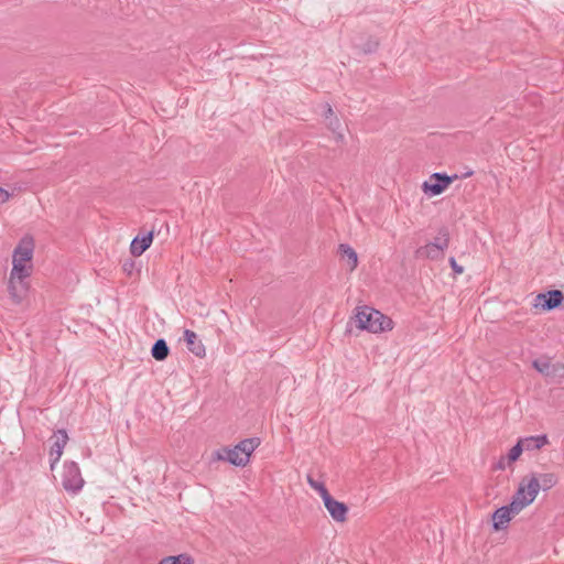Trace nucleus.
I'll use <instances>...</instances> for the list:
<instances>
[{
    "label": "nucleus",
    "mask_w": 564,
    "mask_h": 564,
    "mask_svg": "<svg viewBox=\"0 0 564 564\" xmlns=\"http://www.w3.org/2000/svg\"><path fill=\"white\" fill-rule=\"evenodd\" d=\"M260 444L259 437L245 438L234 447L219 448L213 455L217 460L228 462L237 467H245L248 465L251 454Z\"/></svg>",
    "instance_id": "f257e3e1"
},
{
    "label": "nucleus",
    "mask_w": 564,
    "mask_h": 564,
    "mask_svg": "<svg viewBox=\"0 0 564 564\" xmlns=\"http://www.w3.org/2000/svg\"><path fill=\"white\" fill-rule=\"evenodd\" d=\"M557 481L558 477L554 473L531 474L521 480L517 491L528 505H531L540 490L546 491L553 488Z\"/></svg>",
    "instance_id": "f03ea898"
},
{
    "label": "nucleus",
    "mask_w": 564,
    "mask_h": 564,
    "mask_svg": "<svg viewBox=\"0 0 564 564\" xmlns=\"http://www.w3.org/2000/svg\"><path fill=\"white\" fill-rule=\"evenodd\" d=\"M356 322L360 329L375 334L392 329L391 318L369 306L358 307Z\"/></svg>",
    "instance_id": "7ed1b4c3"
},
{
    "label": "nucleus",
    "mask_w": 564,
    "mask_h": 564,
    "mask_svg": "<svg viewBox=\"0 0 564 564\" xmlns=\"http://www.w3.org/2000/svg\"><path fill=\"white\" fill-rule=\"evenodd\" d=\"M529 505L519 496L518 491L512 497L508 506L498 508L492 514V527L496 531L502 530L511 519L522 511Z\"/></svg>",
    "instance_id": "20e7f679"
},
{
    "label": "nucleus",
    "mask_w": 564,
    "mask_h": 564,
    "mask_svg": "<svg viewBox=\"0 0 564 564\" xmlns=\"http://www.w3.org/2000/svg\"><path fill=\"white\" fill-rule=\"evenodd\" d=\"M85 481L82 477L79 466L75 462L64 464L62 474L63 488L70 494H77L82 490Z\"/></svg>",
    "instance_id": "39448f33"
},
{
    "label": "nucleus",
    "mask_w": 564,
    "mask_h": 564,
    "mask_svg": "<svg viewBox=\"0 0 564 564\" xmlns=\"http://www.w3.org/2000/svg\"><path fill=\"white\" fill-rule=\"evenodd\" d=\"M457 176H448L444 173H434L430 180L424 182L422 189L425 194L436 196L442 194Z\"/></svg>",
    "instance_id": "423d86ee"
},
{
    "label": "nucleus",
    "mask_w": 564,
    "mask_h": 564,
    "mask_svg": "<svg viewBox=\"0 0 564 564\" xmlns=\"http://www.w3.org/2000/svg\"><path fill=\"white\" fill-rule=\"evenodd\" d=\"M532 367L545 378H563L564 364H552L547 357H542L532 361Z\"/></svg>",
    "instance_id": "0eeeda50"
},
{
    "label": "nucleus",
    "mask_w": 564,
    "mask_h": 564,
    "mask_svg": "<svg viewBox=\"0 0 564 564\" xmlns=\"http://www.w3.org/2000/svg\"><path fill=\"white\" fill-rule=\"evenodd\" d=\"M564 301V295L560 290H551L539 293L534 300V306L543 311H552L558 307Z\"/></svg>",
    "instance_id": "6e6552de"
},
{
    "label": "nucleus",
    "mask_w": 564,
    "mask_h": 564,
    "mask_svg": "<svg viewBox=\"0 0 564 564\" xmlns=\"http://www.w3.org/2000/svg\"><path fill=\"white\" fill-rule=\"evenodd\" d=\"M10 297L14 304H21L29 292L28 278H10L8 284Z\"/></svg>",
    "instance_id": "1a4fd4ad"
},
{
    "label": "nucleus",
    "mask_w": 564,
    "mask_h": 564,
    "mask_svg": "<svg viewBox=\"0 0 564 564\" xmlns=\"http://www.w3.org/2000/svg\"><path fill=\"white\" fill-rule=\"evenodd\" d=\"M324 506L329 512L330 517L336 522H345L347 519L348 507L340 501H337L330 494L323 499Z\"/></svg>",
    "instance_id": "9d476101"
},
{
    "label": "nucleus",
    "mask_w": 564,
    "mask_h": 564,
    "mask_svg": "<svg viewBox=\"0 0 564 564\" xmlns=\"http://www.w3.org/2000/svg\"><path fill=\"white\" fill-rule=\"evenodd\" d=\"M54 438H55V441L52 444L51 452H50L52 469L54 468V465L59 460V458L63 454V449H64L65 445L67 444V441H68L67 432L65 430H58L54 434Z\"/></svg>",
    "instance_id": "9b49d317"
},
{
    "label": "nucleus",
    "mask_w": 564,
    "mask_h": 564,
    "mask_svg": "<svg viewBox=\"0 0 564 564\" xmlns=\"http://www.w3.org/2000/svg\"><path fill=\"white\" fill-rule=\"evenodd\" d=\"M184 341L186 343L187 349L196 357L203 358L206 355V349L197 334L191 329L184 330Z\"/></svg>",
    "instance_id": "f8f14e48"
},
{
    "label": "nucleus",
    "mask_w": 564,
    "mask_h": 564,
    "mask_svg": "<svg viewBox=\"0 0 564 564\" xmlns=\"http://www.w3.org/2000/svg\"><path fill=\"white\" fill-rule=\"evenodd\" d=\"M153 232L150 231L142 237H135L130 245V252L134 257L141 256L152 243Z\"/></svg>",
    "instance_id": "ddd939ff"
},
{
    "label": "nucleus",
    "mask_w": 564,
    "mask_h": 564,
    "mask_svg": "<svg viewBox=\"0 0 564 564\" xmlns=\"http://www.w3.org/2000/svg\"><path fill=\"white\" fill-rule=\"evenodd\" d=\"M523 451H535L549 444V437L546 434L528 436L519 440Z\"/></svg>",
    "instance_id": "4468645a"
},
{
    "label": "nucleus",
    "mask_w": 564,
    "mask_h": 564,
    "mask_svg": "<svg viewBox=\"0 0 564 564\" xmlns=\"http://www.w3.org/2000/svg\"><path fill=\"white\" fill-rule=\"evenodd\" d=\"M33 257V243L32 241L22 240L21 243L14 249L13 260L30 262Z\"/></svg>",
    "instance_id": "2eb2a0df"
},
{
    "label": "nucleus",
    "mask_w": 564,
    "mask_h": 564,
    "mask_svg": "<svg viewBox=\"0 0 564 564\" xmlns=\"http://www.w3.org/2000/svg\"><path fill=\"white\" fill-rule=\"evenodd\" d=\"M442 254H443V252L441 250H438V247L435 245H432V243H427L423 247H420L415 251L416 258H425V259H431V260L438 259L442 257Z\"/></svg>",
    "instance_id": "dca6fc26"
},
{
    "label": "nucleus",
    "mask_w": 564,
    "mask_h": 564,
    "mask_svg": "<svg viewBox=\"0 0 564 564\" xmlns=\"http://www.w3.org/2000/svg\"><path fill=\"white\" fill-rule=\"evenodd\" d=\"M152 357L158 361H163L170 354V348L164 339H158L151 349Z\"/></svg>",
    "instance_id": "f3484780"
},
{
    "label": "nucleus",
    "mask_w": 564,
    "mask_h": 564,
    "mask_svg": "<svg viewBox=\"0 0 564 564\" xmlns=\"http://www.w3.org/2000/svg\"><path fill=\"white\" fill-rule=\"evenodd\" d=\"M339 251L341 257L347 259L350 271H354L358 265L357 252L346 243L339 245Z\"/></svg>",
    "instance_id": "a211bd4d"
},
{
    "label": "nucleus",
    "mask_w": 564,
    "mask_h": 564,
    "mask_svg": "<svg viewBox=\"0 0 564 564\" xmlns=\"http://www.w3.org/2000/svg\"><path fill=\"white\" fill-rule=\"evenodd\" d=\"M26 263L28 262L12 260L13 267L10 273V278H29L32 271V267H28Z\"/></svg>",
    "instance_id": "6ab92c4d"
},
{
    "label": "nucleus",
    "mask_w": 564,
    "mask_h": 564,
    "mask_svg": "<svg viewBox=\"0 0 564 564\" xmlns=\"http://www.w3.org/2000/svg\"><path fill=\"white\" fill-rule=\"evenodd\" d=\"M325 119L327 121V127L334 133H337L338 129L340 128V121L336 116H334V111H333L330 105H326Z\"/></svg>",
    "instance_id": "aec40b11"
},
{
    "label": "nucleus",
    "mask_w": 564,
    "mask_h": 564,
    "mask_svg": "<svg viewBox=\"0 0 564 564\" xmlns=\"http://www.w3.org/2000/svg\"><path fill=\"white\" fill-rule=\"evenodd\" d=\"M431 243L437 246L438 250H441L442 252L445 249H447L448 248V243H449V232H448L447 228H442L438 231V236Z\"/></svg>",
    "instance_id": "412c9836"
},
{
    "label": "nucleus",
    "mask_w": 564,
    "mask_h": 564,
    "mask_svg": "<svg viewBox=\"0 0 564 564\" xmlns=\"http://www.w3.org/2000/svg\"><path fill=\"white\" fill-rule=\"evenodd\" d=\"M159 564H193V560L185 554L177 556H167L160 561Z\"/></svg>",
    "instance_id": "4be33fe9"
},
{
    "label": "nucleus",
    "mask_w": 564,
    "mask_h": 564,
    "mask_svg": "<svg viewBox=\"0 0 564 564\" xmlns=\"http://www.w3.org/2000/svg\"><path fill=\"white\" fill-rule=\"evenodd\" d=\"M307 482L311 488L319 494L322 499H324L329 494L324 482L315 480L311 475H307Z\"/></svg>",
    "instance_id": "5701e85b"
},
{
    "label": "nucleus",
    "mask_w": 564,
    "mask_h": 564,
    "mask_svg": "<svg viewBox=\"0 0 564 564\" xmlns=\"http://www.w3.org/2000/svg\"><path fill=\"white\" fill-rule=\"evenodd\" d=\"M522 452H523V447L521 446L520 441H518V443L513 447H511L509 453H508L509 462L510 463L516 462L520 457Z\"/></svg>",
    "instance_id": "b1692460"
},
{
    "label": "nucleus",
    "mask_w": 564,
    "mask_h": 564,
    "mask_svg": "<svg viewBox=\"0 0 564 564\" xmlns=\"http://www.w3.org/2000/svg\"><path fill=\"white\" fill-rule=\"evenodd\" d=\"M449 264L456 274H462L464 272V268L456 262L454 257L449 258Z\"/></svg>",
    "instance_id": "393cba45"
},
{
    "label": "nucleus",
    "mask_w": 564,
    "mask_h": 564,
    "mask_svg": "<svg viewBox=\"0 0 564 564\" xmlns=\"http://www.w3.org/2000/svg\"><path fill=\"white\" fill-rule=\"evenodd\" d=\"M10 197V194L0 187V203H6Z\"/></svg>",
    "instance_id": "a878e982"
},
{
    "label": "nucleus",
    "mask_w": 564,
    "mask_h": 564,
    "mask_svg": "<svg viewBox=\"0 0 564 564\" xmlns=\"http://www.w3.org/2000/svg\"><path fill=\"white\" fill-rule=\"evenodd\" d=\"M133 268H134V263H133V261H129V262H124V263H123V270H124L128 274H131V273H132Z\"/></svg>",
    "instance_id": "bb28decb"
},
{
    "label": "nucleus",
    "mask_w": 564,
    "mask_h": 564,
    "mask_svg": "<svg viewBox=\"0 0 564 564\" xmlns=\"http://www.w3.org/2000/svg\"><path fill=\"white\" fill-rule=\"evenodd\" d=\"M377 47H378V42H373L372 47H369L365 51L370 53V52L375 51Z\"/></svg>",
    "instance_id": "cd10ccee"
},
{
    "label": "nucleus",
    "mask_w": 564,
    "mask_h": 564,
    "mask_svg": "<svg viewBox=\"0 0 564 564\" xmlns=\"http://www.w3.org/2000/svg\"><path fill=\"white\" fill-rule=\"evenodd\" d=\"M343 139H344V135L341 133H337L336 140L343 141Z\"/></svg>",
    "instance_id": "c85d7f7f"
},
{
    "label": "nucleus",
    "mask_w": 564,
    "mask_h": 564,
    "mask_svg": "<svg viewBox=\"0 0 564 564\" xmlns=\"http://www.w3.org/2000/svg\"><path fill=\"white\" fill-rule=\"evenodd\" d=\"M471 174H473V172H467V173L465 174V176H470Z\"/></svg>",
    "instance_id": "c756f323"
}]
</instances>
